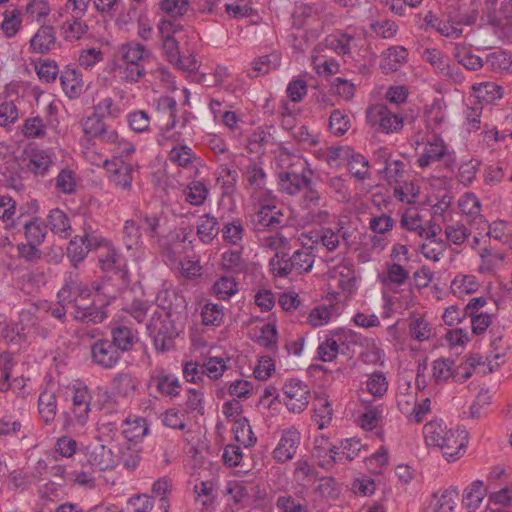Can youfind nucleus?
<instances>
[{"label": "nucleus", "mask_w": 512, "mask_h": 512, "mask_svg": "<svg viewBox=\"0 0 512 512\" xmlns=\"http://www.w3.org/2000/svg\"><path fill=\"white\" fill-rule=\"evenodd\" d=\"M52 164L50 155L42 149L32 150L26 164L27 169L35 175H45Z\"/></svg>", "instance_id": "obj_41"}, {"label": "nucleus", "mask_w": 512, "mask_h": 512, "mask_svg": "<svg viewBox=\"0 0 512 512\" xmlns=\"http://www.w3.org/2000/svg\"><path fill=\"white\" fill-rule=\"evenodd\" d=\"M83 454L87 464L95 471L113 470L117 466L113 451L104 444H90L85 447Z\"/></svg>", "instance_id": "obj_12"}, {"label": "nucleus", "mask_w": 512, "mask_h": 512, "mask_svg": "<svg viewBox=\"0 0 512 512\" xmlns=\"http://www.w3.org/2000/svg\"><path fill=\"white\" fill-rule=\"evenodd\" d=\"M276 129L273 125H265L257 127L253 133L248 137V144L250 146L258 145L265 147L269 144L276 143L274 133Z\"/></svg>", "instance_id": "obj_56"}, {"label": "nucleus", "mask_w": 512, "mask_h": 512, "mask_svg": "<svg viewBox=\"0 0 512 512\" xmlns=\"http://www.w3.org/2000/svg\"><path fill=\"white\" fill-rule=\"evenodd\" d=\"M407 52L403 47L388 49L387 55L381 62V69L384 73H392L399 69L406 60Z\"/></svg>", "instance_id": "obj_54"}, {"label": "nucleus", "mask_w": 512, "mask_h": 512, "mask_svg": "<svg viewBox=\"0 0 512 512\" xmlns=\"http://www.w3.org/2000/svg\"><path fill=\"white\" fill-rule=\"evenodd\" d=\"M57 391L44 390L38 398V411L45 424H51L57 414Z\"/></svg>", "instance_id": "obj_31"}, {"label": "nucleus", "mask_w": 512, "mask_h": 512, "mask_svg": "<svg viewBox=\"0 0 512 512\" xmlns=\"http://www.w3.org/2000/svg\"><path fill=\"white\" fill-rule=\"evenodd\" d=\"M282 390L287 398L285 405L293 413H301L309 403L310 391L307 385L299 379L287 380Z\"/></svg>", "instance_id": "obj_11"}, {"label": "nucleus", "mask_w": 512, "mask_h": 512, "mask_svg": "<svg viewBox=\"0 0 512 512\" xmlns=\"http://www.w3.org/2000/svg\"><path fill=\"white\" fill-rule=\"evenodd\" d=\"M99 265L105 273L101 287L98 290L107 298L113 299L130 285L129 272L124 257L114 248H108L100 255Z\"/></svg>", "instance_id": "obj_3"}, {"label": "nucleus", "mask_w": 512, "mask_h": 512, "mask_svg": "<svg viewBox=\"0 0 512 512\" xmlns=\"http://www.w3.org/2000/svg\"><path fill=\"white\" fill-rule=\"evenodd\" d=\"M220 231L219 221L214 215L207 213L199 216L196 223V234L201 243L212 244Z\"/></svg>", "instance_id": "obj_25"}, {"label": "nucleus", "mask_w": 512, "mask_h": 512, "mask_svg": "<svg viewBox=\"0 0 512 512\" xmlns=\"http://www.w3.org/2000/svg\"><path fill=\"white\" fill-rule=\"evenodd\" d=\"M301 440L300 433L295 428L282 432L280 440L273 450V458L278 463H285L294 458Z\"/></svg>", "instance_id": "obj_16"}, {"label": "nucleus", "mask_w": 512, "mask_h": 512, "mask_svg": "<svg viewBox=\"0 0 512 512\" xmlns=\"http://www.w3.org/2000/svg\"><path fill=\"white\" fill-rule=\"evenodd\" d=\"M221 266L224 271L241 273L245 268L242 252L238 250H227L221 255Z\"/></svg>", "instance_id": "obj_57"}, {"label": "nucleus", "mask_w": 512, "mask_h": 512, "mask_svg": "<svg viewBox=\"0 0 512 512\" xmlns=\"http://www.w3.org/2000/svg\"><path fill=\"white\" fill-rule=\"evenodd\" d=\"M368 116L374 125L378 124L386 133L396 131L402 127V119L383 104L370 107Z\"/></svg>", "instance_id": "obj_20"}, {"label": "nucleus", "mask_w": 512, "mask_h": 512, "mask_svg": "<svg viewBox=\"0 0 512 512\" xmlns=\"http://www.w3.org/2000/svg\"><path fill=\"white\" fill-rule=\"evenodd\" d=\"M450 429H447L442 422L430 421L423 427L425 442L428 446L437 447L443 443V439Z\"/></svg>", "instance_id": "obj_49"}, {"label": "nucleus", "mask_w": 512, "mask_h": 512, "mask_svg": "<svg viewBox=\"0 0 512 512\" xmlns=\"http://www.w3.org/2000/svg\"><path fill=\"white\" fill-rule=\"evenodd\" d=\"M115 71L121 81L129 84L137 83L146 74V69L141 64H128L122 61L115 65Z\"/></svg>", "instance_id": "obj_47"}, {"label": "nucleus", "mask_w": 512, "mask_h": 512, "mask_svg": "<svg viewBox=\"0 0 512 512\" xmlns=\"http://www.w3.org/2000/svg\"><path fill=\"white\" fill-rule=\"evenodd\" d=\"M47 228L62 239L71 236L72 226L69 216L60 208L51 209L47 215Z\"/></svg>", "instance_id": "obj_27"}, {"label": "nucleus", "mask_w": 512, "mask_h": 512, "mask_svg": "<svg viewBox=\"0 0 512 512\" xmlns=\"http://www.w3.org/2000/svg\"><path fill=\"white\" fill-rule=\"evenodd\" d=\"M149 388H155L162 397L174 398L181 392L182 385L177 376L167 373L163 368L154 369L149 377Z\"/></svg>", "instance_id": "obj_14"}, {"label": "nucleus", "mask_w": 512, "mask_h": 512, "mask_svg": "<svg viewBox=\"0 0 512 512\" xmlns=\"http://www.w3.org/2000/svg\"><path fill=\"white\" fill-rule=\"evenodd\" d=\"M201 316L203 325L220 326L224 317L223 306L208 302L202 307Z\"/></svg>", "instance_id": "obj_60"}, {"label": "nucleus", "mask_w": 512, "mask_h": 512, "mask_svg": "<svg viewBox=\"0 0 512 512\" xmlns=\"http://www.w3.org/2000/svg\"><path fill=\"white\" fill-rule=\"evenodd\" d=\"M87 29V25L80 21V18L67 20L62 25L63 35L67 41L79 40L87 32Z\"/></svg>", "instance_id": "obj_64"}, {"label": "nucleus", "mask_w": 512, "mask_h": 512, "mask_svg": "<svg viewBox=\"0 0 512 512\" xmlns=\"http://www.w3.org/2000/svg\"><path fill=\"white\" fill-rule=\"evenodd\" d=\"M466 444L467 439L464 430L450 429V432L445 435L443 443H440L437 447L448 461H455L464 453Z\"/></svg>", "instance_id": "obj_19"}, {"label": "nucleus", "mask_w": 512, "mask_h": 512, "mask_svg": "<svg viewBox=\"0 0 512 512\" xmlns=\"http://www.w3.org/2000/svg\"><path fill=\"white\" fill-rule=\"evenodd\" d=\"M109 341L123 356L124 353L132 350L135 343L138 341V333L124 325H118L111 329V339Z\"/></svg>", "instance_id": "obj_24"}, {"label": "nucleus", "mask_w": 512, "mask_h": 512, "mask_svg": "<svg viewBox=\"0 0 512 512\" xmlns=\"http://www.w3.org/2000/svg\"><path fill=\"white\" fill-rule=\"evenodd\" d=\"M454 57L459 64L463 65L466 69L476 71L483 66L482 59L473 54L465 45L457 44L454 50Z\"/></svg>", "instance_id": "obj_53"}, {"label": "nucleus", "mask_w": 512, "mask_h": 512, "mask_svg": "<svg viewBox=\"0 0 512 512\" xmlns=\"http://www.w3.org/2000/svg\"><path fill=\"white\" fill-rule=\"evenodd\" d=\"M137 224L141 233L149 236L150 238H157L160 235L161 229V214L159 213H138L136 214Z\"/></svg>", "instance_id": "obj_39"}, {"label": "nucleus", "mask_w": 512, "mask_h": 512, "mask_svg": "<svg viewBox=\"0 0 512 512\" xmlns=\"http://www.w3.org/2000/svg\"><path fill=\"white\" fill-rule=\"evenodd\" d=\"M506 175H508V180L512 182V161L508 158L487 167L484 172V181L488 185H496L500 183Z\"/></svg>", "instance_id": "obj_34"}, {"label": "nucleus", "mask_w": 512, "mask_h": 512, "mask_svg": "<svg viewBox=\"0 0 512 512\" xmlns=\"http://www.w3.org/2000/svg\"><path fill=\"white\" fill-rule=\"evenodd\" d=\"M359 403L363 406V410H359L357 424L364 431H372L375 429L382 419V410L380 406L372 404V401H367L359 396Z\"/></svg>", "instance_id": "obj_26"}, {"label": "nucleus", "mask_w": 512, "mask_h": 512, "mask_svg": "<svg viewBox=\"0 0 512 512\" xmlns=\"http://www.w3.org/2000/svg\"><path fill=\"white\" fill-rule=\"evenodd\" d=\"M459 209L467 217V222L475 229L483 231L487 227V221L481 214L479 199L472 193H466L458 202Z\"/></svg>", "instance_id": "obj_18"}, {"label": "nucleus", "mask_w": 512, "mask_h": 512, "mask_svg": "<svg viewBox=\"0 0 512 512\" xmlns=\"http://www.w3.org/2000/svg\"><path fill=\"white\" fill-rule=\"evenodd\" d=\"M332 413L333 409L329 401L326 399H320L318 404H314L312 421L319 430H322L331 423Z\"/></svg>", "instance_id": "obj_55"}, {"label": "nucleus", "mask_w": 512, "mask_h": 512, "mask_svg": "<svg viewBox=\"0 0 512 512\" xmlns=\"http://www.w3.org/2000/svg\"><path fill=\"white\" fill-rule=\"evenodd\" d=\"M239 292V284L232 276L219 277L212 286L213 295L222 301L229 300Z\"/></svg>", "instance_id": "obj_37"}, {"label": "nucleus", "mask_w": 512, "mask_h": 512, "mask_svg": "<svg viewBox=\"0 0 512 512\" xmlns=\"http://www.w3.org/2000/svg\"><path fill=\"white\" fill-rule=\"evenodd\" d=\"M281 56L280 54L273 52L268 55L260 56L258 59L252 62V72H249L251 77H258L260 74H266L272 69H276L280 66Z\"/></svg>", "instance_id": "obj_51"}, {"label": "nucleus", "mask_w": 512, "mask_h": 512, "mask_svg": "<svg viewBox=\"0 0 512 512\" xmlns=\"http://www.w3.org/2000/svg\"><path fill=\"white\" fill-rule=\"evenodd\" d=\"M332 281L346 298L352 294V268L349 262L334 268Z\"/></svg>", "instance_id": "obj_38"}, {"label": "nucleus", "mask_w": 512, "mask_h": 512, "mask_svg": "<svg viewBox=\"0 0 512 512\" xmlns=\"http://www.w3.org/2000/svg\"><path fill=\"white\" fill-rule=\"evenodd\" d=\"M423 58L429 62L438 73L442 75L450 74V66L447 57L437 49H426Z\"/></svg>", "instance_id": "obj_63"}, {"label": "nucleus", "mask_w": 512, "mask_h": 512, "mask_svg": "<svg viewBox=\"0 0 512 512\" xmlns=\"http://www.w3.org/2000/svg\"><path fill=\"white\" fill-rule=\"evenodd\" d=\"M68 309L73 318L82 323L98 324L107 318L103 307L97 306L94 302L87 303L83 298L69 301Z\"/></svg>", "instance_id": "obj_13"}, {"label": "nucleus", "mask_w": 512, "mask_h": 512, "mask_svg": "<svg viewBox=\"0 0 512 512\" xmlns=\"http://www.w3.org/2000/svg\"><path fill=\"white\" fill-rule=\"evenodd\" d=\"M479 256V272L483 274L495 271L504 260V254L488 247L482 248L479 252Z\"/></svg>", "instance_id": "obj_48"}, {"label": "nucleus", "mask_w": 512, "mask_h": 512, "mask_svg": "<svg viewBox=\"0 0 512 512\" xmlns=\"http://www.w3.org/2000/svg\"><path fill=\"white\" fill-rule=\"evenodd\" d=\"M252 230L258 235L286 225L282 210L269 198L261 199L250 219Z\"/></svg>", "instance_id": "obj_7"}, {"label": "nucleus", "mask_w": 512, "mask_h": 512, "mask_svg": "<svg viewBox=\"0 0 512 512\" xmlns=\"http://www.w3.org/2000/svg\"><path fill=\"white\" fill-rule=\"evenodd\" d=\"M168 159L178 167L189 169L193 166L194 161L197 159V155L188 145L177 144L170 149Z\"/></svg>", "instance_id": "obj_35"}, {"label": "nucleus", "mask_w": 512, "mask_h": 512, "mask_svg": "<svg viewBox=\"0 0 512 512\" xmlns=\"http://www.w3.org/2000/svg\"><path fill=\"white\" fill-rule=\"evenodd\" d=\"M479 103L490 104L502 98V87L494 82H484L472 87Z\"/></svg>", "instance_id": "obj_45"}, {"label": "nucleus", "mask_w": 512, "mask_h": 512, "mask_svg": "<svg viewBox=\"0 0 512 512\" xmlns=\"http://www.w3.org/2000/svg\"><path fill=\"white\" fill-rule=\"evenodd\" d=\"M220 233L225 243L242 247L246 229L240 218H233L232 220L223 223Z\"/></svg>", "instance_id": "obj_30"}, {"label": "nucleus", "mask_w": 512, "mask_h": 512, "mask_svg": "<svg viewBox=\"0 0 512 512\" xmlns=\"http://www.w3.org/2000/svg\"><path fill=\"white\" fill-rule=\"evenodd\" d=\"M486 490L483 483L479 480L474 481L466 490L463 496L462 505L469 512H473L479 508Z\"/></svg>", "instance_id": "obj_42"}, {"label": "nucleus", "mask_w": 512, "mask_h": 512, "mask_svg": "<svg viewBox=\"0 0 512 512\" xmlns=\"http://www.w3.org/2000/svg\"><path fill=\"white\" fill-rule=\"evenodd\" d=\"M232 433L234 440L244 447L252 446L256 442V437L253 434L249 421L245 417L235 419L232 426Z\"/></svg>", "instance_id": "obj_43"}, {"label": "nucleus", "mask_w": 512, "mask_h": 512, "mask_svg": "<svg viewBox=\"0 0 512 512\" xmlns=\"http://www.w3.org/2000/svg\"><path fill=\"white\" fill-rule=\"evenodd\" d=\"M250 187L254 190H262L266 185V173L260 163H249L243 173Z\"/></svg>", "instance_id": "obj_52"}, {"label": "nucleus", "mask_w": 512, "mask_h": 512, "mask_svg": "<svg viewBox=\"0 0 512 512\" xmlns=\"http://www.w3.org/2000/svg\"><path fill=\"white\" fill-rule=\"evenodd\" d=\"M350 179L351 173L349 172L340 176L331 177L329 179V187L337 201L349 202L351 198Z\"/></svg>", "instance_id": "obj_44"}, {"label": "nucleus", "mask_w": 512, "mask_h": 512, "mask_svg": "<svg viewBox=\"0 0 512 512\" xmlns=\"http://www.w3.org/2000/svg\"><path fill=\"white\" fill-rule=\"evenodd\" d=\"M365 389L374 397H382L388 390V381L383 372L375 371L368 376Z\"/></svg>", "instance_id": "obj_59"}, {"label": "nucleus", "mask_w": 512, "mask_h": 512, "mask_svg": "<svg viewBox=\"0 0 512 512\" xmlns=\"http://www.w3.org/2000/svg\"><path fill=\"white\" fill-rule=\"evenodd\" d=\"M112 389L122 397L132 396L137 387V379L129 373L120 372L115 374L111 382Z\"/></svg>", "instance_id": "obj_40"}, {"label": "nucleus", "mask_w": 512, "mask_h": 512, "mask_svg": "<svg viewBox=\"0 0 512 512\" xmlns=\"http://www.w3.org/2000/svg\"><path fill=\"white\" fill-rule=\"evenodd\" d=\"M122 435L132 443H140L149 433V424L147 419L140 416H128L121 420Z\"/></svg>", "instance_id": "obj_21"}, {"label": "nucleus", "mask_w": 512, "mask_h": 512, "mask_svg": "<svg viewBox=\"0 0 512 512\" xmlns=\"http://www.w3.org/2000/svg\"><path fill=\"white\" fill-rule=\"evenodd\" d=\"M24 232L28 242L41 245L48 233L47 224L39 217H32L24 223Z\"/></svg>", "instance_id": "obj_36"}, {"label": "nucleus", "mask_w": 512, "mask_h": 512, "mask_svg": "<svg viewBox=\"0 0 512 512\" xmlns=\"http://www.w3.org/2000/svg\"><path fill=\"white\" fill-rule=\"evenodd\" d=\"M433 378L437 383L447 382L455 378V362L450 358H439L433 361Z\"/></svg>", "instance_id": "obj_50"}, {"label": "nucleus", "mask_w": 512, "mask_h": 512, "mask_svg": "<svg viewBox=\"0 0 512 512\" xmlns=\"http://www.w3.org/2000/svg\"><path fill=\"white\" fill-rule=\"evenodd\" d=\"M121 359V354L108 338L97 339L90 345V360L95 366L111 370L119 364Z\"/></svg>", "instance_id": "obj_10"}, {"label": "nucleus", "mask_w": 512, "mask_h": 512, "mask_svg": "<svg viewBox=\"0 0 512 512\" xmlns=\"http://www.w3.org/2000/svg\"><path fill=\"white\" fill-rule=\"evenodd\" d=\"M276 163L278 167L275 174L279 192L289 196L301 193L299 206L307 211L310 220L324 221L328 213L320 210L324 198L311 179L312 171L308 161L302 156L282 152L277 157Z\"/></svg>", "instance_id": "obj_1"}, {"label": "nucleus", "mask_w": 512, "mask_h": 512, "mask_svg": "<svg viewBox=\"0 0 512 512\" xmlns=\"http://www.w3.org/2000/svg\"><path fill=\"white\" fill-rule=\"evenodd\" d=\"M104 167L110 173L109 181L117 189L130 191L133 183V166L125 161L114 163L110 160L104 161Z\"/></svg>", "instance_id": "obj_17"}, {"label": "nucleus", "mask_w": 512, "mask_h": 512, "mask_svg": "<svg viewBox=\"0 0 512 512\" xmlns=\"http://www.w3.org/2000/svg\"><path fill=\"white\" fill-rule=\"evenodd\" d=\"M168 291H161L156 297V305L144 299H134L124 307V311L138 323H145L146 333L152 339L157 351L165 352L179 334L174 317L176 310Z\"/></svg>", "instance_id": "obj_2"}, {"label": "nucleus", "mask_w": 512, "mask_h": 512, "mask_svg": "<svg viewBox=\"0 0 512 512\" xmlns=\"http://www.w3.org/2000/svg\"><path fill=\"white\" fill-rule=\"evenodd\" d=\"M57 392L61 393L65 399H71L72 421L81 427L85 426L91 412L92 394L90 389L83 383L76 382L64 387L59 386Z\"/></svg>", "instance_id": "obj_5"}, {"label": "nucleus", "mask_w": 512, "mask_h": 512, "mask_svg": "<svg viewBox=\"0 0 512 512\" xmlns=\"http://www.w3.org/2000/svg\"><path fill=\"white\" fill-rule=\"evenodd\" d=\"M56 43V35L52 26H41L30 40V49L34 53L44 54Z\"/></svg>", "instance_id": "obj_29"}, {"label": "nucleus", "mask_w": 512, "mask_h": 512, "mask_svg": "<svg viewBox=\"0 0 512 512\" xmlns=\"http://www.w3.org/2000/svg\"><path fill=\"white\" fill-rule=\"evenodd\" d=\"M157 109L159 111L166 112L169 115L168 122L163 128H161L156 138L158 144L163 146L165 145L166 141L171 138L170 133L176 126L177 102L171 96H161L157 100Z\"/></svg>", "instance_id": "obj_22"}, {"label": "nucleus", "mask_w": 512, "mask_h": 512, "mask_svg": "<svg viewBox=\"0 0 512 512\" xmlns=\"http://www.w3.org/2000/svg\"><path fill=\"white\" fill-rule=\"evenodd\" d=\"M438 162H442L445 171L454 172L456 165L455 152L449 149L441 137L433 135L424 144L423 152L419 155L417 164L420 168L425 169Z\"/></svg>", "instance_id": "obj_6"}, {"label": "nucleus", "mask_w": 512, "mask_h": 512, "mask_svg": "<svg viewBox=\"0 0 512 512\" xmlns=\"http://www.w3.org/2000/svg\"><path fill=\"white\" fill-rule=\"evenodd\" d=\"M326 161L331 168L346 167L347 172L352 173V150L349 146L329 148Z\"/></svg>", "instance_id": "obj_33"}, {"label": "nucleus", "mask_w": 512, "mask_h": 512, "mask_svg": "<svg viewBox=\"0 0 512 512\" xmlns=\"http://www.w3.org/2000/svg\"><path fill=\"white\" fill-rule=\"evenodd\" d=\"M105 242V238L94 235L86 228L82 235L72 237L66 247V257L71 267L74 270H79L80 265L86 260L89 252L101 247Z\"/></svg>", "instance_id": "obj_8"}, {"label": "nucleus", "mask_w": 512, "mask_h": 512, "mask_svg": "<svg viewBox=\"0 0 512 512\" xmlns=\"http://www.w3.org/2000/svg\"><path fill=\"white\" fill-rule=\"evenodd\" d=\"M136 219L126 220L123 226V242L127 250L138 249L143 245L142 233Z\"/></svg>", "instance_id": "obj_46"}, {"label": "nucleus", "mask_w": 512, "mask_h": 512, "mask_svg": "<svg viewBox=\"0 0 512 512\" xmlns=\"http://www.w3.org/2000/svg\"><path fill=\"white\" fill-rule=\"evenodd\" d=\"M184 195L189 204L200 206L208 196V188L202 181H192L184 190Z\"/></svg>", "instance_id": "obj_58"}, {"label": "nucleus", "mask_w": 512, "mask_h": 512, "mask_svg": "<svg viewBox=\"0 0 512 512\" xmlns=\"http://www.w3.org/2000/svg\"><path fill=\"white\" fill-rule=\"evenodd\" d=\"M315 261L313 247L303 246L295 250L292 255L278 252L270 259L269 266L274 276L284 278L295 273L301 275L312 270Z\"/></svg>", "instance_id": "obj_4"}, {"label": "nucleus", "mask_w": 512, "mask_h": 512, "mask_svg": "<svg viewBox=\"0 0 512 512\" xmlns=\"http://www.w3.org/2000/svg\"><path fill=\"white\" fill-rule=\"evenodd\" d=\"M119 52L122 62L141 64L144 67L146 61L151 56V52L143 44L138 42H128L121 45Z\"/></svg>", "instance_id": "obj_28"}, {"label": "nucleus", "mask_w": 512, "mask_h": 512, "mask_svg": "<svg viewBox=\"0 0 512 512\" xmlns=\"http://www.w3.org/2000/svg\"><path fill=\"white\" fill-rule=\"evenodd\" d=\"M22 26V16L20 11H5L1 29L6 38H13Z\"/></svg>", "instance_id": "obj_62"}, {"label": "nucleus", "mask_w": 512, "mask_h": 512, "mask_svg": "<svg viewBox=\"0 0 512 512\" xmlns=\"http://www.w3.org/2000/svg\"><path fill=\"white\" fill-rule=\"evenodd\" d=\"M352 438L345 440L344 447H337L330 443L329 439L323 434L316 436L314 439V446L312 449V456L318 459V465L324 469H329L337 461H342L343 458L351 460L349 452H345L347 445L351 446Z\"/></svg>", "instance_id": "obj_9"}, {"label": "nucleus", "mask_w": 512, "mask_h": 512, "mask_svg": "<svg viewBox=\"0 0 512 512\" xmlns=\"http://www.w3.org/2000/svg\"><path fill=\"white\" fill-rule=\"evenodd\" d=\"M81 127L87 140H98L105 143L116 139V130L109 127L103 118L94 113L81 121Z\"/></svg>", "instance_id": "obj_15"}, {"label": "nucleus", "mask_w": 512, "mask_h": 512, "mask_svg": "<svg viewBox=\"0 0 512 512\" xmlns=\"http://www.w3.org/2000/svg\"><path fill=\"white\" fill-rule=\"evenodd\" d=\"M126 119L128 126L136 133H144L149 130L151 118L145 110L130 111Z\"/></svg>", "instance_id": "obj_61"}, {"label": "nucleus", "mask_w": 512, "mask_h": 512, "mask_svg": "<svg viewBox=\"0 0 512 512\" xmlns=\"http://www.w3.org/2000/svg\"><path fill=\"white\" fill-rule=\"evenodd\" d=\"M349 244L350 233L348 229L345 227V221L343 219H339L337 223L336 231L330 228H323L320 235V240L323 246L327 248V250L332 251L336 249L339 244V239Z\"/></svg>", "instance_id": "obj_32"}, {"label": "nucleus", "mask_w": 512, "mask_h": 512, "mask_svg": "<svg viewBox=\"0 0 512 512\" xmlns=\"http://www.w3.org/2000/svg\"><path fill=\"white\" fill-rule=\"evenodd\" d=\"M60 84L64 93L70 98H77L83 90L82 73L73 66H66L60 72Z\"/></svg>", "instance_id": "obj_23"}]
</instances>
